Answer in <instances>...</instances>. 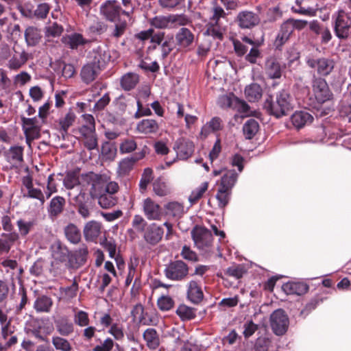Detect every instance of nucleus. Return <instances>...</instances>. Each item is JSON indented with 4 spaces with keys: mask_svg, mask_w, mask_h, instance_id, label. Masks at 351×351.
Here are the masks:
<instances>
[{
    "mask_svg": "<svg viewBox=\"0 0 351 351\" xmlns=\"http://www.w3.org/2000/svg\"><path fill=\"white\" fill-rule=\"evenodd\" d=\"M265 108L271 114L281 117L293 110V98L287 90H282L277 93L276 101H266Z\"/></svg>",
    "mask_w": 351,
    "mask_h": 351,
    "instance_id": "obj_1",
    "label": "nucleus"
},
{
    "mask_svg": "<svg viewBox=\"0 0 351 351\" xmlns=\"http://www.w3.org/2000/svg\"><path fill=\"white\" fill-rule=\"evenodd\" d=\"M191 237L199 250L205 252L210 251L213 243V236L208 229L196 226L191 230Z\"/></svg>",
    "mask_w": 351,
    "mask_h": 351,
    "instance_id": "obj_2",
    "label": "nucleus"
},
{
    "mask_svg": "<svg viewBox=\"0 0 351 351\" xmlns=\"http://www.w3.org/2000/svg\"><path fill=\"white\" fill-rule=\"evenodd\" d=\"M167 278L173 281H181L186 278L189 267L182 261H173L165 265L164 270Z\"/></svg>",
    "mask_w": 351,
    "mask_h": 351,
    "instance_id": "obj_3",
    "label": "nucleus"
},
{
    "mask_svg": "<svg viewBox=\"0 0 351 351\" xmlns=\"http://www.w3.org/2000/svg\"><path fill=\"white\" fill-rule=\"evenodd\" d=\"M21 121L25 135L26 143L29 146H30L32 141L40 137V128L45 121L36 117L33 118L22 117Z\"/></svg>",
    "mask_w": 351,
    "mask_h": 351,
    "instance_id": "obj_4",
    "label": "nucleus"
},
{
    "mask_svg": "<svg viewBox=\"0 0 351 351\" xmlns=\"http://www.w3.org/2000/svg\"><path fill=\"white\" fill-rule=\"evenodd\" d=\"M334 32L339 39H347L351 35V23L342 10L338 12L334 21Z\"/></svg>",
    "mask_w": 351,
    "mask_h": 351,
    "instance_id": "obj_5",
    "label": "nucleus"
},
{
    "mask_svg": "<svg viewBox=\"0 0 351 351\" xmlns=\"http://www.w3.org/2000/svg\"><path fill=\"white\" fill-rule=\"evenodd\" d=\"M271 327L276 335H282L287 330L289 318L282 309H277L270 317Z\"/></svg>",
    "mask_w": 351,
    "mask_h": 351,
    "instance_id": "obj_6",
    "label": "nucleus"
},
{
    "mask_svg": "<svg viewBox=\"0 0 351 351\" xmlns=\"http://www.w3.org/2000/svg\"><path fill=\"white\" fill-rule=\"evenodd\" d=\"M142 210L149 221H160L163 216L162 207L151 197H147L142 202Z\"/></svg>",
    "mask_w": 351,
    "mask_h": 351,
    "instance_id": "obj_7",
    "label": "nucleus"
},
{
    "mask_svg": "<svg viewBox=\"0 0 351 351\" xmlns=\"http://www.w3.org/2000/svg\"><path fill=\"white\" fill-rule=\"evenodd\" d=\"M312 86L315 97L318 103L323 104L332 98V94L324 79L314 77Z\"/></svg>",
    "mask_w": 351,
    "mask_h": 351,
    "instance_id": "obj_8",
    "label": "nucleus"
},
{
    "mask_svg": "<svg viewBox=\"0 0 351 351\" xmlns=\"http://www.w3.org/2000/svg\"><path fill=\"white\" fill-rule=\"evenodd\" d=\"M29 59L28 53L23 49H19L14 46L12 53L7 60L5 66L10 71H16L22 68Z\"/></svg>",
    "mask_w": 351,
    "mask_h": 351,
    "instance_id": "obj_9",
    "label": "nucleus"
},
{
    "mask_svg": "<svg viewBox=\"0 0 351 351\" xmlns=\"http://www.w3.org/2000/svg\"><path fill=\"white\" fill-rule=\"evenodd\" d=\"M99 12L105 19L114 22L119 17L121 8L116 0H107L101 5Z\"/></svg>",
    "mask_w": 351,
    "mask_h": 351,
    "instance_id": "obj_10",
    "label": "nucleus"
},
{
    "mask_svg": "<svg viewBox=\"0 0 351 351\" xmlns=\"http://www.w3.org/2000/svg\"><path fill=\"white\" fill-rule=\"evenodd\" d=\"M306 64L311 68H317V72L319 75L326 76L329 75L334 69L335 62L332 59L322 58L317 60L307 58Z\"/></svg>",
    "mask_w": 351,
    "mask_h": 351,
    "instance_id": "obj_11",
    "label": "nucleus"
},
{
    "mask_svg": "<svg viewBox=\"0 0 351 351\" xmlns=\"http://www.w3.org/2000/svg\"><path fill=\"white\" fill-rule=\"evenodd\" d=\"M143 232L145 241L153 246L157 245L162 240L164 235L163 228L156 223L147 226Z\"/></svg>",
    "mask_w": 351,
    "mask_h": 351,
    "instance_id": "obj_12",
    "label": "nucleus"
},
{
    "mask_svg": "<svg viewBox=\"0 0 351 351\" xmlns=\"http://www.w3.org/2000/svg\"><path fill=\"white\" fill-rule=\"evenodd\" d=\"M177 157L181 160H186L190 158L194 152V144L193 142L184 139H178L173 146Z\"/></svg>",
    "mask_w": 351,
    "mask_h": 351,
    "instance_id": "obj_13",
    "label": "nucleus"
},
{
    "mask_svg": "<svg viewBox=\"0 0 351 351\" xmlns=\"http://www.w3.org/2000/svg\"><path fill=\"white\" fill-rule=\"evenodd\" d=\"M88 256V249L86 246L80 247L73 252H69L68 259L69 266L77 269L85 264Z\"/></svg>",
    "mask_w": 351,
    "mask_h": 351,
    "instance_id": "obj_14",
    "label": "nucleus"
},
{
    "mask_svg": "<svg viewBox=\"0 0 351 351\" xmlns=\"http://www.w3.org/2000/svg\"><path fill=\"white\" fill-rule=\"evenodd\" d=\"M239 25L241 28H252L260 22L258 14L251 11H243L239 13L237 17Z\"/></svg>",
    "mask_w": 351,
    "mask_h": 351,
    "instance_id": "obj_15",
    "label": "nucleus"
},
{
    "mask_svg": "<svg viewBox=\"0 0 351 351\" xmlns=\"http://www.w3.org/2000/svg\"><path fill=\"white\" fill-rule=\"evenodd\" d=\"M93 58V63L99 66L100 68L104 66L110 61L111 56L106 45H99L94 48L91 52Z\"/></svg>",
    "mask_w": 351,
    "mask_h": 351,
    "instance_id": "obj_16",
    "label": "nucleus"
},
{
    "mask_svg": "<svg viewBox=\"0 0 351 351\" xmlns=\"http://www.w3.org/2000/svg\"><path fill=\"white\" fill-rule=\"evenodd\" d=\"M136 130L144 135L156 134L159 130V124L153 119H145L136 124Z\"/></svg>",
    "mask_w": 351,
    "mask_h": 351,
    "instance_id": "obj_17",
    "label": "nucleus"
},
{
    "mask_svg": "<svg viewBox=\"0 0 351 351\" xmlns=\"http://www.w3.org/2000/svg\"><path fill=\"white\" fill-rule=\"evenodd\" d=\"M193 41L194 34L186 27L180 28L176 34V42L180 48L189 47Z\"/></svg>",
    "mask_w": 351,
    "mask_h": 351,
    "instance_id": "obj_18",
    "label": "nucleus"
},
{
    "mask_svg": "<svg viewBox=\"0 0 351 351\" xmlns=\"http://www.w3.org/2000/svg\"><path fill=\"white\" fill-rule=\"evenodd\" d=\"M101 68L93 62L85 64L81 69L80 76L82 81L86 84H89L97 77Z\"/></svg>",
    "mask_w": 351,
    "mask_h": 351,
    "instance_id": "obj_19",
    "label": "nucleus"
},
{
    "mask_svg": "<svg viewBox=\"0 0 351 351\" xmlns=\"http://www.w3.org/2000/svg\"><path fill=\"white\" fill-rule=\"evenodd\" d=\"M56 331L62 337H68L74 332V324L67 317L62 316L54 321Z\"/></svg>",
    "mask_w": 351,
    "mask_h": 351,
    "instance_id": "obj_20",
    "label": "nucleus"
},
{
    "mask_svg": "<svg viewBox=\"0 0 351 351\" xmlns=\"http://www.w3.org/2000/svg\"><path fill=\"white\" fill-rule=\"evenodd\" d=\"M101 224L97 221L87 222L83 230L84 238L88 241H94L101 234Z\"/></svg>",
    "mask_w": 351,
    "mask_h": 351,
    "instance_id": "obj_21",
    "label": "nucleus"
},
{
    "mask_svg": "<svg viewBox=\"0 0 351 351\" xmlns=\"http://www.w3.org/2000/svg\"><path fill=\"white\" fill-rule=\"evenodd\" d=\"M265 69L266 74L271 79H279L282 76V67L276 58H269L266 60Z\"/></svg>",
    "mask_w": 351,
    "mask_h": 351,
    "instance_id": "obj_22",
    "label": "nucleus"
},
{
    "mask_svg": "<svg viewBox=\"0 0 351 351\" xmlns=\"http://www.w3.org/2000/svg\"><path fill=\"white\" fill-rule=\"evenodd\" d=\"M18 239L16 232L2 233L0 235V255L8 254Z\"/></svg>",
    "mask_w": 351,
    "mask_h": 351,
    "instance_id": "obj_23",
    "label": "nucleus"
},
{
    "mask_svg": "<svg viewBox=\"0 0 351 351\" xmlns=\"http://www.w3.org/2000/svg\"><path fill=\"white\" fill-rule=\"evenodd\" d=\"M5 156L8 162L13 166H18L23 161V148L21 146H12L5 153Z\"/></svg>",
    "mask_w": 351,
    "mask_h": 351,
    "instance_id": "obj_24",
    "label": "nucleus"
},
{
    "mask_svg": "<svg viewBox=\"0 0 351 351\" xmlns=\"http://www.w3.org/2000/svg\"><path fill=\"white\" fill-rule=\"evenodd\" d=\"M53 302L51 298L41 295L36 298L34 303V308L37 313H49L53 306Z\"/></svg>",
    "mask_w": 351,
    "mask_h": 351,
    "instance_id": "obj_25",
    "label": "nucleus"
},
{
    "mask_svg": "<svg viewBox=\"0 0 351 351\" xmlns=\"http://www.w3.org/2000/svg\"><path fill=\"white\" fill-rule=\"evenodd\" d=\"M51 252L53 258L60 262L66 261L69 259V250L63 245L60 241H56L51 245Z\"/></svg>",
    "mask_w": 351,
    "mask_h": 351,
    "instance_id": "obj_26",
    "label": "nucleus"
},
{
    "mask_svg": "<svg viewBox=\"0 0 351 351\" xmlns=\"http://www.w3.org/2000/svg\"><path fill=\"white\" fill-rule=\"evenodd\" d=\"M187 297L194 304L199 303L204 297L201 287L197 282L191 280L188 285Z\"/></svg>",
    "mask_w": 351,
    "mask_h": 351,
    "instance_id": "obj_27",
    "label": "nucleus"
},
{
    "mask_svg": "<svg viewBox=\"0 0 351 351\" xmlns=\"http://www.w3.org/2000/svg\"><path fill=\"white\" fill-rule=\"evenodd\" d=\"M146 346L150 350H156L160 345V338L157 331L152 328L146 329L143 334Z\"/></svg>",
    "mask_w": 351,
    "mask_h": 351,
    "instance_id": "obj_28",
    "label": "nucleus"
},
{
    "mask_svg": "<svg viewBox=\"0 0 351 351\" xmlns=\"http://www.w3.org/2000/svg\"><path fill=\"white\" fill-rule=\"evenodd\" d=\"M292 10L295 13L313 16H315L317 9L310 6L306 0H295Z\"/></svg>",
    "mask_w": 351,
    "mask_h": 351,
    "instance_id": "obj_29",
    "label": "nucleus"
},
{
    "mask_svg": "<svg viewBox=\"0 0 351 351\" xmlns=\"http://www.w3.org/2000/svg\"><path fill=\"white\" fill-rule=\"evenodd\" d=\"M263 89L257 83H252L245 88V95L250 102H255L262 97Z\"/></svg>",
    "mask_w": 351,
    "mask_h": 351,
    "instance_id": "obj_30",
    "label": "nucleus"
},
{
    "mask_svg": "<svg viewBox=\"0 0 351 351\" xmlns=\"http://www.w3.org/2000/svg\"><path fill=\"white\" fill-rule=\"evenodd\" d=\"M313 119V117L308 112L304 111L295 112L291 116L293 125L298 129L308 123H311Z\"/></svg>",
    "mask_w": 351,
    "mask_h": 351,
    "instance_id": "obj_31",
    "label": "nucleus"
},
{
    "mask_svg": "<svg viewBox=\"0 0 351 351\" xmlns=\"http://www.w3.org/2000/svg\"><path fill=\"white\" fill-rule=\"evenodd\" d=\"M64 43L68 45L72 49H75L80 46L87 44L89 40L84 38V36L79 33L71 34L66 37L63 38Z\"/></svg>",
    "mask_w": 351,
    "mask_h": 351,
    "instance_id": "obj_32",
    "label": "nucleus"
},
{
    "mask_svg": "<svg viewBox=\"0 0 351 351\" xmlns=\"http://www.w3.org/2000/svg\"><path fill=\"white\" fill-rule=\"evenodd\" d=\"M237 178L238 174L234 170L227 171L221 178L219 188L232 191Z\"/></svg>",
    "mask_w": 351,
    "mask_h": 351,
    "instance_id": "obj_33",
    "label": "nucleus"
},
{
    "mask_svg": "<svg viewBox=\"0 0 351 351\" xmlns=\"http://www.w3.org/2000/svg\"><path fill=\"white\" fill-rule=\"evenodd\" d=\"M75 119V114L71 110H69L64 116L59 119L58 125L62 135L67 134L69 128L73 124Z\"/></svg>",
    "mask_w": 351,
    "mask_h": 351,
    "instance_id": "obj_34",
    "label": "nucleus"
},
{
    "mask_svg": "<svg viewBox=\"0 0 351 351\" xmlns=\"http://www.w3.org/2000/svg\"><path fill=\"white\" fill-rule=\"evenodd\" d=\"M84 123L79 128V132L80 134L86 135L87 134L95 133V121L93 115L89 114H85L82 115Z\"/></svg>",
    "mask_w": 351,
    "mask_h": 351,
    "instance_id": "obj_35",
    "label": "nucleus"
},
{
    "mask_svg": "<svg viewBox=\"0 0 351 351\" xmlns=\"http://www.w3.org/2000/svg\"><path fill=\"white\" fill-rule=\"evenodd\" d=\"M139 77L136 73H128L121 78V86L125 90H130L138 83Z\"/></svg>",
    "mask_w": 351,
    "mask_h": 351,
    "instance_id": "obj_36",
    "label": "nucleus"
},
{
    "mask_svg": "<svg viewBox=\"0 0 351 351\" xmlns=\"http://www.w3.org/2000/svg\"><path fill=\"white\" fill-rule=\"evenodd\" d=\"M51 343L57 351H73L71 343L61 335H53L51 337Z\"/></svg>",
    "mask_w": 351,
    "mask_h": 351,
    "instance_id": "obj_37",
    "label": "nucleus"
},
{
    "mask_svg": "<svg viewBox=\"0 0 351 351\" xmlns=\"http://www.w3.org/2000/svg\"><path fill=\"white\" fill-rule=\"evenodd\" d=\"M224 32V27H223L219 23L210 21L207 25L206 30L204 34L215 39L222 40Z\"/></svg>",
    "mask_w": 351,
    "mask_h": 351,
    "instance_id": "obj_38",
    "label": "nucleus"
},
{
    "mask_svg": "<svg viewBox=\"0 0 351 351\" xmlns=\"http://www.w3.org/2000/svg\"><path fill=\"white\" fill-rule=\"evenodd\" d=\"M149 23L156 29H171L170 14L156 16L150 19Z\"/></svg>",
    "mask_w": 351,
    "mask_h": 351,
    "instance_id": "obj_39",
    "label": "nucleus"
},
{
    "mask_svg": "<svg viewBox=\"0 0 351 351\" xmlns=\"http://www.w3.org/2000/svg\"><path fill=\"white\" fill-rule=\"evenodd\" d=\"M64 234L66 239L72 243H78L81 240V232L73 223H69L65 227Z\"/></svg>",
    "mask_w": 351,
    "mask_h": 351,
    "instance_id": "obj_40",
    "label": "nucleus"
},
{
    "mask_svg": "<svg viewBox=\"0 0 351 351\" xmlns=\"http://www.w3.org/2000/svg\"><path fill=\"white\" fill-rule=\"evenodd\" d=\"M221 129V120L219 117H213L209 122L205 124L202 130L201 134L206 137L211 132L219 131Z\"/></svg>",
    "mask_w": 351,
    "mask_h": 351,
    "instance_id": "obj_41",
    "label": "nucleus"
},
{
    "mask_svg": "<svg viewBox=\"0 0 351 351\" xmlns=\"http://www.w3.org/2000/svg\"><path fill=\"white\" fill-rule=\"evenodd\" d=\"M65 200L62 197L56 196L50 202L49 213L51 216H57L63 210Z\"/></svg>",
    "mask_w": 351,
    "mask_h": 351,
    "instance_id": "obj_42",
    "label": "nucleus"
},
{
    "mask_svg": "<svg viewBox=\"0 0 351 351\" xmlns=\"http://www.w3.org/2000/svg\"><path fill=\"white\" fill-rule=\"evenodd\" d=\"M258 129L259 125L258 121L253 119L247 121L243 126V134L247 139H252L258 132Z\"/></svg>",
    "mask_w": 351,
    "mask_h": 351,
    "instance_id": "obj_43",
    "label": "nucleus"
},
{
    "mask_svg": "<svg viewBox=\"0 0 351 351\" xmlns=\"http://www.w3.org/2000/svg\"><path fill=\"white\" fill-rule=\"evenodd\" d=\"M284 291L287 294L300 295L308 290V287L303 284L296 282H288L282 286Z\"/></svg>",
    "mask_w": 351,
    "mask_h": 351,
    "instance_id": "obj_44",
    "label": "nucleus"
},
{
    "mask_svg": "<svg viewBox=\"0 0 351 351\" xmlns=\"http://www.w3.org/2000/svg\"><path fill=\"white\" fill-rule=\"evenodd\" d=\"M135 163L130 157L122 159L119 162L117 168V173L119 176L124 177L128 176L132 170Z\"/></svg>",
    "mask_w": 351,
    "mask_h": 351,
    "instance_id": "obj_45",
    "label": "nucleus"
},
{
    "mask_svg": "<svg viewBox=\"0 0 351 351\" xmlns=\"http://www.w3.org/2000/svg\"><path fill=\"white\" fill-rule=\"evenodd\" d=\"M39 30L34 27H28L25 32V40L28 45L34 46L40 39Z\"/></svg>",
    "mask_w": 351,
    "mask_h": 351,
    "instance_id": "obj_46",
    "label": "nucleus"
},
{
    "mask_svg": "<svg viewBox=\"0 0 351 351\" xmlns=\"http://www.w3.org/2000/svg\"><path fill=\"white\" fill-rule=\"evenodd\" d=\"M167 214L173 217H180L184 213V206L177 202H169L165 206Z\"/></svg>",
    "mask_w": 351,
    "mask_h": 351,
    "instance_id": "obj_47",
    "label": "nucleus"
},
{
    "mask_svg": "<svg viewBox=\"0 0 351 351\" xmlns=\"http://www.w3.org/2000/svg\"><path fill=\"white\" fill-rule=\"evenodd\" d=\"M99 204L104 208H108L117 203V198L115 195L104 193L98 197Z\"/></svg>",
    "mask_w": 351,
    "mask_h": 351,
    "instance_id": "obj_48",
    "label": "nucleus"
},
{
    "mask_svg": "<svg viewBox=\"0 0 351 351\" xmlns=\"http://www.w3.org/2000/svg\"><path fill=\"white\" fill-rule=\"evenodd\" d=\"M208 183L204 182L201 184L199 186L194 189L189 197V202L193 204L197 202L202 196L203 194L207 191Z\"/></svg>",
    "mask_w": 351,
    "mask_h": 351,
    "instance_id": "obj_49",
    "label": "nucleus"
},
{
    "mask_svg": "<svg viewBox=\"0 0 351 351\" xmlns=\"http://www.w3.org/2000/svg\"><path fill=\"white\" fill-rule=\"evenodd\" d=\"M174 304L173 299L169 295H162L157 300L158 307L162 311H167L172 309Z\"/></svg>",
    "mask_w": 351,
    "mask_h": 351,
    "instance_id": "obj_50",
    "label": "nucleus"
},
{
    "mask_svg": "<svg viewBox=\"0 0 351 351\" xmlns=\"http://www.w3.org/2000/svg\"><path fill=\"white\" fill-rule=\"evenodd\" d=\"M74 323L80 327L88 326L90 323V319L88 313L80 310L75 313L73 315Z\"/></svg>",
    "mask_w": 351,
    "mask_h": 351,
    "instance_id": "obj_51",
    "label": "nucleus"
},
{
    "mask_svg": "<svg viewBox=\"0 0 351 351\" xmlns=\"http://www.w3.org/2000/svg\"><path fill=\"white\" fill-rule=\"evenodd\" d=\"M152 174L153 171L152 169L146 168L144 169L139 182V188L141 193L145 192V191L147 189L148 184L153 180Z\"/></svg>",
    "mask_w": 351,
    "mask_h": 351,
    "instance_id": "obj_52",
    "label": "nucleus"
},
{
    "mask_svg": "<svg viewBox=\"0 0 351 351\" xmlns=\"http://www.w3.org/2000/svg\"><path fill=\"white\" fill-rule=\"evenodd\" d=\"M69 196L76 206L81 204L91 203V199L88 197V194L82 190H80L79 193L76 195H73V193L69 192Z\"/></svg>",
    "mask_w": 351,
    "mask_h": 351,
    "instance_id": "obj_53",
    "label": "nucleus"
},
{
    "mask_svg": "<svg viewBox=\"0 0 351 351\" xmlns=\"http://www.w3.org/2000/svg\"><path fill=\"white\" fill-rule=\"evenodd\" d=\"M101 154L109 160H113L117 155V148L108 142H104L101 146Z\"/></svg>",
    "mask_w": 351,
    "mask_h": 351,
    "instance_id": "obj_54",
    "label": "nucleus"
},
{
    "mask_svg": "<svg viewBox=\"0 0 351 351\" xmlns=\"http://www.w3.org/2000/svg\"><path fill=\"white\" fill-rule=\"evenodd\" d=\"M84 145L88 150H93L98 147V140L96 132L93 134L82 135Z\"/></svg>",
    "mask_w": 351,
    "mask_h": 351,
    "instance_id": "obj_55",
    "label": "nucleus"
},
{
    "mask_svg": "<svg viewBox=\"0 0 351 351\" xmlns=\"http://www.w3.org/2000/svg\"><path fill=\"white\" fill-rule=\"evenodd\" d=\"M170 21L171 28L184 26L191 22L189 18L184 14H170Z\"/></svg>",
    "mask_w": 351,
    "mask_h": 351,
    "instance_id": "obj_56",
    "label": "nucleus"
},
{
    "mask_svg": "<svg viewBox=\"0 0 351 351\" xmlns=\"http://www.w3.org/2000/svg\"><path fill=\"white\" fill-rule=\"evenodd\" d=\"M231 193L230 191L218 188L216 198L219 207L223 208L228 204Z\"/></svg>",
    "mask_w": 351,
    "mask_h": 351,
    "instance_id": "obj_57",
    "label": "nucleus"
},
{
    "mask_svg": "<svg viewBox=\"0 0 351 351\" xmlns=\"http://www.w3.org/2000/svg\"><path fill=\"white\" fill-rule=\"evenodd\" d=\"M23 197L38 199L41 205H43L45 202V198L42 191L34 186L27 190V192L23 194Z\"/></svg>",
    "mask_w": 351,
    "mask_h": 351,
    "instance_id": "obj_58",
    "label": "nucleus"
},
{
    "mask_svg": "<svg viewBox=\"0 0 351 351\" xmlns=\"http://www.w3.org/2000/svg\"><path fill=\"white\" fill-rule=\"evenodd\" d=\"M137 144L134 139L126 138L123 140L119 146L120 153L122 154H129L136 149Z\"/></svg>",
    "mask_w": 351,
    "mask_h": 351,
    "instance_id": "obj_59",
    "label": "nucleus"
},
{
    "mask_svg": "<svg viewBox=\"0 0 351 351\" xmlns=\"http://www.w3.org/2000/svg\"><path fill=\"white\" fill-rule=\"evenodd\" d=\"M153 190L154 193L160 197L167 195L170 193L169 189L166 183L160 180H157L154 182Z\"/></svg>",
    "mask_w": 351,
    "mask_h": 351,
    "instance_id": "obj_60",
    "label": "nucleus"
},
{
    "mask_svg": "<svg viewBox=\"0 0 351 351\" xmlns=\"http://www.w3.org/2000/svg\"><path fill=\"white\" fill-rule=\"evenodd\" d=\"M176 313L182 320H189L195 317L193 309L184 304L178 306Z\"/></svg>",
    "mask_w": 351,
    "mask_h": 351,
    "instance_id": "obj_61",
    "label": "nucleus"
},
{
    "mask_svg": "<svg viewBox=\"0 0 351 351\" xmlns=\"http://www.w3.org/2000/svg\"><path fill=\"white\" fill-rule=\"evenodd\" d=\"M63 32V27L57 23L49 24L45 27V36L47 37H58L61 35Z\"/></svg>",
    "mask_w": 351,
    "mask_h": 351,
    "instance_id": "obj_62",
    "label": "nucleus"
},
{
    "mask_svg": "<svg viewBox=\"0 0 351 351\" xmlns=\"http://www.w3.org/2000/svg\"><path fill=\"white\" fill-rule=\"evenodd\" d=\"M63 183L67 189H73L75 186L80 184L79 178L75 173L69 172L66 175Z\"/></svg>",
    "mask_w": 351,
    "mask_h": 351,
    "instance_id": "obj_63",
    "label": "nucleus"
},
{
    "mask_svg": "<svg viewBox=\"0 0 351 351\" xmlns=\"http://www.w3.org/2000/svg\"><path fill=\"white\" fill-rule=\"evenodd\" d=\"M114 346L113 340L108 337L99 344L95 346L93 351H111Z\"/></svg>",
    "mask_w": 351,
    "mask_h": 351,
    "instance_id": "obj_64",
    "label": "nucleus"
}]
</instances>
